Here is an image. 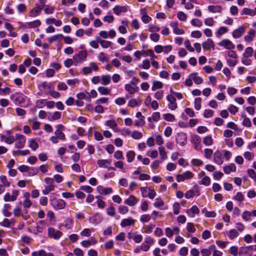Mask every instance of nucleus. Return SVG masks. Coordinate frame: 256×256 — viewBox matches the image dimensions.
<instances>
[{
  "label": "nucleus",
  "instance_id": "33",
  "mask_svg": "<svg viewBox=\"0 0 256 256\" xmlns=\"http://www.w3.org/2000/svg\"><path fill=\"white\" fill-rule=\"evenodd\" d=\"M162 88V83L160 82L154 80L152 87V91L156 90V89Z\"/></svg>",
  "mask_w": 256,
  "mask_h": 256
},
{
  "label": "nucleus",
  "instance_id": "23",
  "mask_svg": "<svg viewBox=\"0 0 256 256\" xmlns=\"http://www.w3.org/2000/svg\"><path fill=\"white\" fill-rule=\"evenodd\" d=\"M192 142L194 144V148L196 150H198L200 148V140L198 136L195 135L192 137Z\"/></svg>",
  "mask_w": 256,
  "mask_h": 256
},
{
  "label": "nucleus",
  "instance_id": "48",
  "mask_svg": "<svg viewBox=\"0 0 256 256\" xmlns=\"http://www.w3.org/2000/svg\"><path fill=\"white\" fill-rule=\"evenodd\" d=\"M111 12L110 11L108 12V14L110 15L106 16L103 18V20L105 22H108V23H112L114 20V17L112 15H110Z\"/></svg>",
  "mask_w": 256,
  "mask_h": 256
},
{
  "label": "nucleus",
  "instance_id": "32",
  "mask_svg": "<svg viewBox=\"0 0 256 256\" xmlns=\"http://www.w3.org/2000/svg\"><path fill=\"white\" fill-rule=\"evenodd\" d=\"M40 87H42L44 89L48 88V90H54V87L53 85L48 84L46 82H44L38 86L39 89H40Z\"/></svg>",
  "mask_w": 256,
  "mask_h": 256
},
{
  "label": "nucleus",
  "instance_id": "3",
  "mask_svg": "<svg viewBox=\"0 0 256 256\" xmlns=\"http://www.w3.org/2000/svg\"><path fill=\"white\" fill-rule=\"evenodd\" d=\"M124 88L126 92L130 95L134 94L139 90V88L137 86L136 82L131 80L129 84H126L124 86Z\"/></svg>",
  "mask_w": 256,
  "mask_h": 256
},
{
  "label": "nucleus",
  "instance_id": "40",
  "mask_svg": "<svg viewBox=\"0 0 256 256\" xmlns=\"http://www.w3.org/2000/svg\"><path fill=\"white\" fill-rule=\"evenodd\" d=\"M102 84L103 85H108L110 82V75H104L102 78Z\"/></svg>",
  "mask_w": 256,
  "mask_h": 256
},
{
  "label": "nucleus",
  "instance_id": "26",
  "mask_svg": "<svg viewBox=\"0 0 256 256\" xmlns=\"http://www.w3.org/2000/svg\"><path fill=\"white\" fill-rule=\"evenodd\" d=\"M30 28H35L40 26L41 22L39 20H34L26 23Z\"/></svg>",
  "mask_w": 256,
  "mask_h": 256
},
{
  "label": "nucleus",
  "instance_id": "17",
  "mask_svg": "<svg viewBox=\"0 0 256 256\" xmlns=\"http://www.w3.org/2000/svg\"><path fill=\"white\" fill-rule=\"evenodd\" d=\"M44 182L46 184V186L48 190H54L55 186L54 185V180L52 178H46L44 179Z\"/></svg>",
  "mask_w": 256,
  "mask_h": 256
},
{
  "label": "nucleus",
  "instance_id": "15",
  "mask_svg": "<svg viewBox=\"0 0 256 256\" xmlns=\"http://www.w3.org/2000/svg\"><path fill=\"white\" fill-rule=\"evenodd\" d=\"M245 32L244 27L243 26H240L232 32V36L234 38H238L241 36L242 34Z\"/></svg>",
  "mask_w": 256,
  "mask_h": 256
},
{
  "label": "nucleus",
  "instance_id": "61",
  "mask_svg": "<svg viewBox=\"0 0 256 256\" xmlns=\"http://www.w3.org/2000/svg\"><path fill=\"white\" fill-rule=\"evenodd\" d=\"M238 236V232L235 229H232L230 231L229 238L231 240H233Z\"/></svg>",
  "mask_w": 256,
  "mask_h": 256
},
{
  "label": "nucleus",
  "instance_id": "25",
  "mask_svg": "<svg viewBox=\"0 0 256 256\" xmlns=\"http://www.w3.org/2000/svg\"><path fill=\"white\" fill-rule=\"evenodd\" d=\"M208 10L213 13L216 12H221L222 10V8L220 6H213L210 5L208 6Z\"/></svg>",
  "mask_w": 256,
  "mask_h": 256
},
{
  "label": "nucleus",
  "instance_id": "11",
  "mask_svg": "<svg viewBox=\"0 0 256 256\" xmlns=\"http://www.w3.org/2000/svg\"><path fill=\"white\" fill-rule=\"evenodd\" d=\"M166 100L171 104L170 106H168V108L171 110H175L177 108L176 98L171 94H168L166 96Z\"/></svg>",
  "mask_w": 256,
  "mask_h": 256
},
{
  "label": "nucleus",
  "instance_id": "43",
  "mask_svg": "<svg viewBox=\"0 0 256 256\" xmlns=\"http://www.w3.org/2000/svg\"><path fill=\"white\" fill-rule=\"evenodd\" d=\"M228 28L225 26H221L219 28L216 34L217 37H218L228 32Z\"/></svg>",
  "mask_w": 256,
  "mask_h": 256
},
{
  "label": "nucleus",
  "instance_id": "13",
  "mask_svg": "<svg viewBox=\"0 0 256 256\" xmlns=\"http://www.w3.org/2000/svg\"><path fill=\"white\" fill-rule=\"evenodd\" d=\"M138 200L133 195H130L128 198L124 200V204L130 206H134L138 202Z\"/></svg>",
  "mask_w": 256,
  "mask_h": 256
},
{
  "label": "nucleus",
  "instance_id": "19",
  "mask_svg": "<svg viewBox=\"0 0 256 256\" xmlns=\"http://www.w3.org/2000/svg\"><path fill=\"white\" fill-rule=\"evenodd\" d=\"M200 210L196 206H192L190 210H186V213L192 218L195 216L196 214H198Z\"/></svg>",
  "mask_w": 256,
  "mask_h": 256
},
{
  "label": "nucleus",
  "instance_id": "56",
  "mask_svg": "<svg viewBox=\"0 0 256 256\" xmlns=\"http://www.w3.org/2000/svg\"><path fill=\"white\" fill-rule=\"evenodd\" d=\"M40 14V11L39 10H36V8H32L30 12V17H36Z\"/></svg>",
  "mask_w": 256,
  "mask_h": 256
},
{
  "label": "nucleus",
  "instance_id": "45",
  "mask_svg": "<svg viewBox=\"0 0 256 256\" xmlns=\"http://www.w3.org/2000/svg\"><path fill=\"white\" fill-rule=\"evenodd\" d=\"M44 11L46 14H52L54 12V7L50 6L48 5H45L44 6Z\"/></svg>",
  "mask_w": 256,
  "mask_h": 256
},
{
  "label": "nucleus",
  "instance_id": "62",
  "mask_svg": "<svg viewBox=\"0 0 256 256\" xmlns=\"http://www.w3.org/2000/svg\"><path fill=\"white\" fill-rule=\"evenodd\" d=\"M114 157L115 158L119 160H122L124 159L122 152L121 150H116L114 154Z\"/></svg>",
  "mask_w": 256,
  "mask_h": 256
},
{
  "label": "nucleus",
  "instance_id": "44",
  "mask_svg": "<svg viewBox=\"0 0 256 256\" xmlns=\"http://www.w3.org/2000/svg\"><path fill=\"white\" fill-rule=\"evenodd\" d=\"M201 102L202 98H196L194 101V108L198 110L201 108Z\"/></svg>",
  "mask_w": 256,
  "mask_h": 256
},
{
  "label": "nucleus",
  "instance_id": "34",
  "mask_svg": "<svg viewBox=\"0 0 256 256\" xmlns=\"http://www.w3.org/2000/svg\"><path fill=\"white\" fill-rule=\"evenodd\" d=\"M98 58V60L102 62H107L109 60V58L103 52H100L99 54Z\"/></svg>",
  "mask_w": 256,
  "mask_h": 256
},
{
  "label": "nucleus",
  "instance_id": "27",
  "mask_svg": "<svg viewBox=\"0 0 256 256\" xmlns=\"http://www.w3.org/2000/svg\"><path fill=\"white\" fill-rule=\"evenodd\" d=\"M63 38L64 36L62 34H56L49 38L48 40L50 43H52L54 42L60 40Z\"/></svg>",
  "mask_w": 256,
  "mask_h": 256
},
{
  "label": "nucleus",
  "instance_id": "22",
  "mask_svg": "<svg viewBox=\"0 0 256 256\" xmlns=\"http://www.w3.org/2000/svg\"><path fill=\"white\" fill-rule=\"evenodd\" d=\"M76 98L79 100L86 99L88 100H90L91 98V96L88 92H80L76 94Z\"/></svg>",
  "mask_w": 256,
  "mask_h": 256
},
{
  "label": "nucleus",
  "instance_id": "39",
  "mask_svg": "<svg viewBox=\"0 0 256 256\" xmlns=\"http://www.w3.org/2000/svg\"><path fill=\"white\" fill-rule=\"evenodd\" d=\"M105 125L111 128H114L118 126L115 120H108L106 122Z\"/></svg>",
  "mask_w": 256,
  "mask_h": 256
},
{
  "label": "nucleus",
  "instance_id": "54",
  "mask_svg": "<svg viewBox=\"0 0 256 256\" xmlns=\"http://www.w3.org/2000/svg\"><path fill=\"white\" fill-rule=\"evenodd\" d=\"M46 94H50L51 96L54 98H58L60 96L58 92L54 91V90H48Z\"/></svg>",
  "mask_w": 256,
  "mask_h": 256
},
{
  "label": "nucleus",
  "instance_id": "46",
  "mask_svg": "<svg viewBox=\"0 0 256 256\" xmlns=\"http://www.w3.org/2000/svg\"><path fill=\"white\" fill-rule=\"evenodd\" d=\"M54 134L60 140H66L65 134L62 131L56 130L54 132Z\"/></svg>",
  "mask_w": 256,
  "mask_h": 256
},
{
  "label": "nucleus",
  "instance_id": "37",
  "mask_svg": "<svg viewBox=\"0 0 256 256\" xmlns=\"http://www.w3.org/2000/svg\"><path fill=\"white\" fill-rule=\"evenodd\" d=\"M203 143L206 146H210L212 144V138L211 136H208L204 138Z\"/></svg>",
  "mask_w": 256,
  "mask_h": 256
},
{
  "label": "nucleus",
  "instance_id": "6",
  "mask_svg": "<svg viewBox=\"0 0 256 256\" xmlns=\"http://www.w3.org/2000/svg\"><path fill=\"white\" fill-rule=\"evenodd\" d=\"M102 216L98 213L94 214L92 216L88 218L90 223L94 226H96L102 220Z\"/></svg>",
  "mask_w": 256,
  "mask_h": 256
},
{
  "label": "nucleus",
  "instance_id": "24",
  "mask_svg": "<svg viewBox=\"0 0 256 256\" xmlns=\"http://www.w3.org/2000/svg\"><path fill=\"white\" fill-rule=\"evenodd\" d=\"M97 164L100 168H107L108 166L110 164V162L108 160H99Z\"/></svg>",
  "mask_w": 256,
  "mask_h": 256
},
{
  "label": "nucleus",
  "instance_id": "51",
  "mask_svg": "<svg viewBox=\"0 0 256 256\" xmlns=\"http://www.w3.org/2000/svg\"><path fill=\"white\" fill-rule=\"evenodd\" d=\"M98 92L102 95H106L110 94V90L106 87L100 86L98 88Z\"/></svg>",
  "mask_w": 256,
  "mask_h": 256
},
{
  "label": "nucleus",
  "instance_id": "35",
  "mask_svg": "<svg viewBox=\"0 0 256 256\" xmlns=\"http://www.w3.org/2000/svg\"><path fill=\"white\" fill-rule=\"evenodd\" d=\"M30 154V151L28 150H13L12 151V154L15 156L17 154H21L22 156H26Z\"/></svg>",
  "mask_w": 256,
  "mask_h": 256
},
{
  "label": "nucleus",
  "instance_id": "2",
  "mask_svg": "<svg viewBox=\"0 0 256 256\" xmlns=\"http://www.w3.org/2000/svg\"><path fill=\"white\" fill-rule=\"evenodd\" d=\"M87 56L88 53L86 50L79 51L77 54L73 56L74 65L75 66H78L79 64L86 60Z\"/></svg>",
  "mask_w": 256,
  "mask_h": 256
},
{
  "label": "nucleus",
  "instance_id": "21",
  "mask_svg": "<svg viewBox=\"0 0 256 256\" xmlns=\"http://www.w3.org/2000/svg\"><path fill=\"white\" fill-rule=\"evenodd\" d=\"M223 170L226 174H229L232 172L236 171V166L234 164L232 163L228 166H224Z\"/></svg>",
  "mask_w": 256,
  "mask_h": 256
},
{
  "label": "nucleus",
  "instance_id": "59",
  "mask_svg": "<svg viewBox=\"0 0 256 256\" xmlns=\"http://www.w3.org/2000/svg\"><path fill=\"white\" fill-rule=\"evenodd\" d=\"M177 17L179 20L185 22L186 20V14L180 11L177 14Z\"/></svg>",
  "mask_w": 256,
  "mask_h": 256
},
{
  "label": "nucleus",
  "instance_id": "8",
  "mask_svg": "<svg viewBox=\"0 0 256 256\" xmlns=\"http://www.w3.org/2000/svg\"><path fill=\"white\" fill-rule=\"evenodd\" d=\"M51 205L55 210H58L64 209L66 207V203L64 200L60 198L53 202Z\"/></svg>",
  "mask_w": 256,
  "mask_h": 256
},
{
  "label": "nucleus",
  "instance_id": "53",
  "mask_svg": "<svg viewBox=\"0 0 256 256\" xmlns=\"http://www.w3.org/2000/svg\"><path fill=\"white\" fill-rule=\"evenodd\" d=\"M241 14H246L250 16H254V10H252L247 8H243Z\"/></svg>",
  "mask_w": 256,
  "mask_h": 256
},
{
  "label": "nucleus",
  "instance_id": "47",
  "mask_svg": "<svg viewBox=\"0 0 256 256\" xmlns=\"http://www.w3.org/2000/svg\"><path fill=\"white\" fill-rule=\"evenodd\" d=\"M150 66V62L148 59L144 60L142 61V66L140 65L139 67L144 70H148Z\"/></svg>",
  "mask_w": 256,
  "mask_h": 256
},
{
  "label": "nucleus",
  "instance_id": "31",
  "mask_svg": "<svg viewBox=\"0 0 256 256\" xmlns=\"http://www.w3.org/2000/svg\"><path fill=\"white\" fill-rule=\"evenodd\" d=\"M136 154L132 150H128L126 154V157L128 159V162H132L135 157Z\"/></svg>",
  "mask_w": 256,
  "mask_h": 256
},
{
  "label": "nucleus",
  "instance_id": "28",
  "mask_svg": "<svg viewBox=\"0 0 256 256\" xmlns=\"http://www.w3.org/2000/svg\"><path fill=\"white\" fill-rule=\"evenodd\" d=\"M28 146L33 150H36L38 148V144L34 138H30L28 140Z\"/></svg>",
  "mask_w": 256,
  "mask_h": 256
},
{
  "label": "nucleus",
  "instance_id": "55",
  "mask_svg": "<svg viewBox=\"0 0 256 256\" xmlns=\"http://www.w3.org/2000/svg\"><path fill=\"white\" fill-rule=\"evenodd\" d=\"M160 30V28L153 24H150L148 25V30L150 32H158Z\"/></svg>",
  "mask_w": 256,
  "mask_h": 256
},
{
  "label": "nucleus",
  "instance_id": "49",
  "mask_svg": "<svg viewBox=\"0 0 256 256\" xmlns=\"http://www.w3.org/2000/svg\"><path fill=\"white\" fill-rule=\"evenodd\" d=\"M191 24L193 26H197V27H200L202 25V22L197 18H193L191 20Z\"/></svg>",
  "mask_w": 256,
  "mask_h": 256
},
{
  "label": "nucleus",
  "instance_id": "36",
  "mask_svg": "<svg viewBox=\"0 0 256 256\" xmlns=\"http://www.w3.org/2000/svg\"><path fill=\"white\" fill-rule=\"evenodd\" d=\"M145 117L142 116L141 117V118H139L138 120H136L134 121V126H142L146 124L145 122Z\"/></svg>",
  "mask_w": 256,
  "mask_h": 256
},
{
  "label": "nucleus",
  "instance_id": "1",
  "mask_svg": "<svg viewBox=\"0 0 256 256\" xmlns=\"http://www.w3.org/2000/svg\"><path fill=\"white\" fill-rule=\"evenodd\" d=\"M10 98L16 105L21 107H25L28 104V98L20 92H16L12 94Z\"/></svg>",
  "mask_w": 256,
  "mask_h": 256
},
{
  "label": "nucleus",
  "instance_id": "12",
  "mask_svg": "<svg viewBox=\"0 0 256 256\" xmlns=\"http://www.w3.org/2000/svg\"><path fill=\"white\" fill-rule=\"evenodd\" d=\"M96 190L100 194L108 195L112 193V189L111 188H104L102 186H98L96 188Z\"/></svg>",
  "mask_w": 256,
  "mask_h": 256
},
{
  "label": "nucleus",
  "instance_id": "14",
  "mask_svg": "<svg viewBox=\"0 0 256 256\" xmlns=\"http://www.w3.org/2000/svg\"><path fill=\"white\" fill-rule=\"evenodd\" d=\"M202 46L205 50H209L211 48L214 50V41L210 38H208L206 41L204 42L202 44Z\"/></svg>",
  "mask_w": 256,
  "mask_h": 256
},
{
  "label": "nucleus",
  "instance_id": "4",
  "mask_svg": "<svg viewBox=\"0 0 256 256\" xmlns=\"http://www.w3.org/2000/svg\"><path fill=\"white\" fill-rule=\"evenodd\" d=\"M62 235V232L56 230L54 228L50 227L48 229V236L50 238L58 240L60 238Z\"/></svg>",
  "mask_w": 256,
  "mask_h": 256
},
{
  "label": "nucleus",
  "instance_id": "9",
  "mask_svg": "<svg viewBox=\"0 0 256 256\" xmlns=\"http://www.w3.org/2000/svg\"><path fill=\"white\" fill-rule=\"evenodd\" d=\"M218 44L220 46H223L228 50H232L234 48V44L228 39H224L220 42Z\"/></svg>",
  "mask_w": 256,
  "mask_h": 256
},
{
  "label": "nucleus",
  "instance_id": "20",
  "mask_svg": "<svg viewBox=\"0 0 256 256\" xmlns=\"http://www.w3.org/2000/svg\"><path fill=\"white\" fill-rule=\"evenodd\" d=\"M140 13L142 14L141 19L144 24H148L152 20V18L147 14L144 8L141 10Z\"/></svg>",
  "mask_w": 256,
  "mask_h": 256
},
{
  "label": "nucleus",
  "instance_id": "60",
  "mask_svg": "<svg viewBox=\"0 0 256 256\" xmlns=\"http://www.w3.org/2000/svg\"><path fill=\"white\" fill-rule=\"evenodd\" d=\"M142 136V134L140 132L136 130L134 131L132 134V137L136 140H139Z\"/></svg>",
  "mask_w": 256,
  "mask_h": 256
},
{
  "label": "nucleus",
  "instance_id": "52",
  "mask_svg": "<svg viewBox=\"0 0 256 256\" xmlns=\"http://www.w3.org/2000/svg\"><path fill=\"white\" fill-rule=\"evenodd\" d=\"M200 184L205 186H208L210 184V179L208 176H205L202 178Z\"/></svg>",
  "mask_w": 256,
  "mask_h": 256
},
{
  "label": "nucleus",
  "instance_id": "16",
  "mask_svg": "<svg viewBox=\"0 0 256 256\" xmlns=\"http://www.w3.org/2000/svg\"><path fill=\"white\" fill-rule=\"evenodd\" d=\"M135 222V220L132 218L129 217L127 218H124L120 222V226L122 228H125L131 225H134Z\"/></svg>",
  "mask_w": 256,
  "mask_h": 256
},
{
  "label": "nucleus",
  "instance_id": "42",
  "mask_svg": "<svg viewBox=\"0 0 256 256\" xmlns=\"http://www.w3.org/2000/svg\"><path fill=\"white\" fill-rule=\"evenodd\" d=\"M163 118L168 122H174L175 120L174 116L171 114H163Z\"/></svg>",
  "mask_w": 256,
  "mask_h": 256
},
{
  "label": "nucleus",
  "instance_id": "10",
  "mask_svg": "<svg viewBox=\"0 0 256 256\" xmlns=\"http://www.w3.org/2000/svg\"><path fill=\"white\" fill-rule=\"evenodd\" d=\"M222 154V152L218 150H216L214 154V160L219 166L222 165L224 162Z\"/></svg>",
  "mask_w": 256,
  "mask_h": 256
},
{
  "label": "nucleus",
  "instance_id": "5",
  "mask_svg": "<svg viewBox=\"0 0 256 256\" xmlns=\"http://www.w3.org/2000/svg\"><path fill=\"white\" fill-rule=\"evenodd\" d=\"M15 137V140L16 139L18 140L15 143V147L18 149L24 148L26 144V136L21 134H16Z\"/></svg>",
  "mask_w": 256,
  "mask_h": 256
},
{
  "label": "nucleus",
  "instance_id": "41",
  "mask_svg": "<svg viewBox=\"0 0 256 256\" xmlns=\"http://www.w3.org/2000/svg\"><path fill=\"white\" fill-rule=\"evenodd\" d=\"M39 172V169L38 167H32L28 170V176H32L36 175Z\"/></svg>",
  "mask_w": 256,
  "mask_h": 256
},
{
  "label": "nucleus",
  "instance_id": "50",
  "mask_svg": "<svg viewBox=\"0 0 256 256\" xmlns=\"http://www.w3.org/2000/svg\"><path fill=\"white\" fill-rule=\"evenodd\" d=\"M154 205L155 207L160 208L161 206L164 205V202L160 198H157L155 200V202Z\"/></svg>",
  "mask_w": 256,
  "mask_h": 256
},
{
  "label": "nucleus",
  "instance_id": "63",
  "mask_svg": "<svg viewBox=\"0 0 256 256\" xmlns=\"http://www.w3.org/2000/svg\"><path fill=\"white\" fill-rule=\"evenodd\" d=\"M100 44L102 48H106L110 47L112 42L110 41L103 40L100 42Z\"/></svg>",
  "mask_w": 256,
  "mask_h": 256
},
{
  "label": "nucleus",
  "instance_id": "7",
  "mask_svg": "<svg viewBox=\"0 0 256 256\" xmlns=\"http://www.w3.org/2000/svg\"><path fill=\"white\" fill-rule=\"evenodd\" d=\"M176 142L182 146H184L186 145L187 143V136L184 132H179L176 138Z\"/></svg>",
  "mask_w": 256,
  "mask_h": 256
},
{
  "label": "nucleus",
  "instance_id": "64",
  "mask_svg": "<svg viewBox=\"0 0 256 256\" xmlns=\"http://www.w3.org/2000/svg\"><path fill=\"white\" fill-rule=\"evenodd\" d=\"M180 206L178 202H175L173 204V212L174 214L177 215L180 213Z\"/></svg>",
  "mask_w": 256,
  "mask_h": 256
},
{
  "label": "nucleus",
  "instance_id": "18",
  "mask_svg": "<svg viewBox=\"0 0 256 256\" xmlns=\"http://www.w3.org/2000/svg\"><path fill=\"white\" fill-rule=\"evenodd\" d=\"M128 8L126 6L116 5L113 8L114 12L117 16H119L122 12H126Z\"/></svg>",
  "mask_w": 256,
  "mask_h": 256
},
{
  "label": "nucleus",
  "instance_id": "38",
  "mask_svg": "<svg viewBox=\"0 0 256 256\" xmlns=\"http://www.w3.org/2000/svg\"><path fill=\"white\" fill-rule=\"evenodd\" d=\"M198 74L197 72L192 73L185 80V84L188 86H190L192 85V76Z\"/></svg>",
  "mask_w": 256,
  "mask_h": 256
},
{
  "label": "nucleus",
  "instance_id": "57",
  "mask_svg": "<svg viewBox=\"0 0 256 256\" xmlns=\"http://www.w3.org/2000/svg\"><path fill=\"white\" fill-rule=\"evenodd\" d=\"M80 189L88 194L91 193L93 190L92 188L89 186H82Z\"/></svg>",
  "mask_w": 256,
  "mask_h": 256
},
{
  "label": "nucleus",
  "instance_id": "29",
  "mask_svg": "<svg viewBox=\"0 0 256 256\" xmlns=\"http://www.w3.org/2000/svg\"><path fill=\"white\" fill-rule=\"evenodd\" d=\"M61 112H55L52 116L51 117H48V120L50 122H53L56 120H58L60 118H61Z\"/></svg>",
  "mask_w": 256,
  "mask_h": 256
},
{
  "label": "nucleus",
  "instance_id": "30",
  "mask_svg": "<svg viewBox=\"0 0 256 256\" xmlns=\"http://www.w3.org/2000/svg\"><path fill=\"white\" fill-rule=\"evenodd\" d=\"M253 52L254 50L252 47H248L245 49L243 56L245 58H248L252 56Z\"/></svg>",
  "mask_w": 256,
  "mask_h": 256
},
{
  "label": "nucleus",
  "instance_id": "58",
  "mask_svg": "<svg viewBox=\"0 0 256 256\" xmlns=\"http://www.w3.org/2000/svg\"><path fill=\"white\" fill-rule=\"evenodd\" d=\"M252 216V213L248 211H244L242 214V218L246 221H248L250 220V217Z\"/></svg>",
  "mask_w": 256,
  "mask_h": 256
}]
</instances>
